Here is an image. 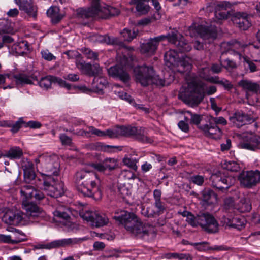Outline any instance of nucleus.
Wrapping results in <instances>:
<instances>
[{"mask_svg": "<svg viewBox=\"0 0 260 260\" xmlns=\"http://www.w3.org/2000/svg\"><path fill=\"white\" fill-rule=\"evenodd\" d=\"M167 40L170 43L176 45L181 52L190 51L191 45L180 35L167 34L150 38L147 42L142 43L140 46V51L143 54L153 55L156 51L160 42Z\"/></svg>", "mask_w": 260, "mask_h": 260, "instance_id": "nucleus-1", "label": "nucleus"}, {"mask_svg": "<svg viewBox=\"0 0 260 260\" xmlns=\"http://www.w3.org/2000/svg\"><path fill=\"white\" fill-rule=\"evenodd\" d=\"M113 219L123 225L125 229L139 238L148 236L153 231V228L148 224H143L133 213L121 211L120 214L113 216Z\"/></svg>", "mask_w": 260, "mask_h": 260, "instance_id": "nucleus-2", "label": "nucleus"}, {"mask_svg": "<svg viewBox=\"0 0 260 260\" xmlns=\"http://www.w3.org/2000/svg\"><path fill=\"white\" fill-rule=\"evenodd\" d=\"M20 193L24 196L22 200V206L26 211V215L29 219L44 217L45 212L41 208L33 203L34 199L35 201H38L43 200L45 198L43 193L30 185L22 186Z\"/></svg>", "mask_w": 260, "mask_h": 260, "instance_id": "nucleus-3", "label": "nucleus"}, {"mask_svg": "<svg viewBox=\"0 0 260 260\" xmlns=\"http://www.w3.org/2000/svg\"><path fill=\"white\" fill-rule=\"evenodd\" d=\"M134 73L136 82L140 83L143 86H147L150 84L161 86L168 85V83H166L164 79L160 78L155 74L153 67L151 66H138L134 68Z\"/></svg>", "mask_w": 260, "mask_h": 260, "instance_id": "nucleus-4", "label": "nucleus"}, {"mask_svg": "<svg viewBox=\"0 0 260 260\" xmlns=\"http://www.w3.org/2000/svg\"><path fill=\"white\" fill-rule=\"evenodd\" d=\"M119 13V10L116 8L110 6L102 7L99 1L97 5L92 4L87 9H80L77 12V15L81 18L107 19L109 17L117 16Z\"/></svg>", "mask_w": 260, "mask_h": 260, "instance_id": "nucleus-5", "label": "nucleus"}, {"mask_svg": "<svg viewBox=\"0 0 260 260\" xmlns=\"http://www.w3.org/2000/svg\"><path fill=\"white\" fill-rule=\"evenodd\" d=\"M177 51L183 52L179 50L178 48L176 50L170 49L166 52L164 55L166 64L169 68L177 67V72L182 74L189 71L191 67V58L186 55L180 57Z\"/></svg>", "mask_w": 260, "mask_h": 260, "instance_id": "nucleus-6", "label": "nucleus"}, {"mask_svg": "<svg viewBox=\"0 0 260 260\" xmlns=\"http://www.w3.org/2000/svg\"><path fill=\"white\" fill-rule=\"evenodd\" d=\"M37 167L40 164L42 171V176L47 177L58 176L60 172V163L59 159L56 155H49L43 154L35 159Z\"/></svg>", "mask_w": 260, "mask_h": 260, "instance_id": "nucleus-7", "label": "nucleus"}, {"mask_svg": "<svg viewBox=\"0 0 260 260\" xmlns=\"http://www.w3.org/2000/svg\"><path fill=\"white\" fill-rule=\"evenodd\" d=\"M200 226L208 233H215L219 230V224L216 219L207 212H200L196 216L192 227Z\"/></svg>", "mask_w": 260, "mask_h": 260, "instance_id": "nucleus-8", "label": "nucleus"}, {"mask_svg": "<svg viewBox=\"0 0 260 260\" xmlns=\"http://www.w3.org/2000/svg\"><path fill=\"white\" fill-rule=\"evenodd\" d=\"M78 180L76 182V188L83 196L92 197L95 199L102 198V192L100 187V181L85 180L81 182Z\"/></svg>", "mask_w": 260, "mask_h": 260, "instance_id": "nucleus-9", "label": "nucleus"}, {"mask_svg": "<svg viewBox=\"0 0 260 260\" xmlns=\"http://www.w3.org/2000/svg\"><path fill=\"white\" fill-rule=\"evenodd\" d=\"M183 99L192 106H197L203 100L204 92L202 87L196 84H189L187 89L182 94Z\"/></svg>", "mask_w": 260, "mask_h": 260, "instance_id": "nucleus-10", "label": "nucleus"}, {"mask_svg": "<svg viewBox=\"0 0 260 260\" xmlns=\"http://www.w3.org/2000/svg\"><path fill=\"white\" fill-rule=\"evenodd\" d=\"M121 136H133L143 143H152L153 140L145 135V128L142 127L120 126Z\"/></svg>", "mask_w": 260, "mask_h": 260, "instance_id": "nucleus-11", "label": "nucleus"}, {"mask_svg": "<svg viewBox=\"0 0 260 260\" xmlns=\"http://www.w3.org/2000/svg\"><path fill=\"white\" fill-rule=\"evenodd\" d=\"M43 186V189L50 197L57 198L64 193V183L61 180H50V182L45 180Z\"/></svg>", "mask_w": 260, "mask_h": 260, "instance_id": "nucleus-12", "label": "nucleus"}, {"mask_svg": "<svg viewBox=\"0 0 260 260\" xmlns=\"http://www.w3.org/2000/svg\"><path fill=\"white\" fill-rule=\"evenodd\" d=\"M75 64L81 73L89 76H95L102 72V68L99 64L96 63L92 65L86 62L81 57L76 58Z\"/></svg>", "mask_w": 260, "mask_h": 260, "instance_id": "nucleus-13", "label": "nucleus"}, {"mask_svg": "<svg viewBox=\"0 0 260 260\" xmlns=\"http://www.w3.org/2000/svg\"><path fill=\"white\" fill-rule=\"evenodd\" d=\"M83 219L90 222L92 226L101 227L106 225L109 219L107 216L98 212L86 211L83 214H80Z\"/></svg>", "mask_w": 260, "mask_h": 260, "instance_id": "nucleus-14", "label": "nucleus"}, {"mask_svg": "<svg viewBox=\"0 0 260 260\" xmlns=\"http://www.w3.org/2000/svg\"><path fill=\"white\" fill-rule=\"evenodd\" d=\"M240 148L251 151L260 150V136L252 134H246L243 136L239 144Z\"/></svg>", "mask_w": 260, "mask_h": 260, "instance_id": "nucleus-15", "label": "nucleus"}, {"mask_svg": "<svg viewBox=\"0 0 260 260\" xmlns=\"http://www.w3.org/2000/svg\"><path fill=\"white\" fill-rule=\"evenodd\" d=\"M229 120L234 126L240 128L243 125L254 122V118L242 111H237L229 117Z\"/></svg>", "mask_w": 260, "mask_h": 260, "instance_id": "nucleus-16", "label": "nucleus"}, {"mask_svg": "<svg viewBox=\"0 0 260 260\" xmlns=\"http://www.w3.org/2000/svg\"><path fill=\"white\" fill-rule=\"evenodd\" d=\"M232 21L241 30H247L251 26L250 18L245 13H235L232 17Z\"/></svg>", "mask_w": 260, "mask_h": 260, "instance_id": "nucleus-17", "label": "nucleus"}, {"mask_svg": "<svg viewBox=\"0 0 260 260\" xmlns=\"http://www.w3.org/2000/svg\"><path fill=\"white\" fill-rule=\"evenodd\" d=\"M245 220L243 218L238 217L230 218L224 216L222 218L221 223L226 229H234L241 231L245 225Z\"/></svg>", "mask_w": 260, "mask_h": 260, "instance_id": "nucleus-18", "label": "nucleus"}, {"mask_svg": "<svg viewBox=\"0 0 260 260\" xmlns=\"http://www.w3.org/2000/svg\"><path fill=\"white\" fill-rule=\"evenodd\" d=\"M209 123L200 126V128L204 132L205 135L213 139H219L222 134L221 128L217 125H215L210 122Z\"/></svg>", "mask_w": 260, "mask_h": 260, "instance_id": "nucleus-19", "label": "nucleus"}, {"mask_svg": "<svg viewBox=\"0 0 260 260\" xmlns=\"http://www.w3.org/2000/svg\"><path fill=\"white\" fill-rule=\"evenodd\" d=\"M22 216L20 212L10 209L5 212L2 218L4 223L9 225H17L22 221Z\"/></svg>", "mask_w": 260, "mask_h": 260, "instance_id": "nucleus-20", "label": "nucleus"}, {"mask_svg": "<svg viewBox=\"0 0 260 260\" xmlns=\"http://www.w3.org/2000/svg\"><path fill=\"white\" fill-rule=\"evenodd\" d=\"M108 72L110 76L118 78L124 82H127L130 78L129 74L124 70V67L120 65L111 67L108 69Z\"/></svg>", "mask_w": 260, "mask_h": 260, "instance_id": "nucleus-21", "label": "nucleus"}, {"mask_svg": "<svg viewBox=\"0 0 260 260\" xmlns=\"http://www.w3.org/2000/svg\"><path fill=\"white\" fill-rule=\"evenodd\" d=\"M197 30L200 37L204 40L211 39L213 40L217 37V28L214 26H205L199 25Z\"/></svg>", "mask_w": 260, "mask_h": 260, "instance_id": "nucleus-22", "label": "nucleus"}, {"mask_svg": "<svg viewBox=\"0 0 260 260\" xmlns=\"http://www.w3.org/2000/svg\"><path fill=\"white\" fill-rule=\"evenodd\" d=\"M78 240L76 238H68L57 240L52 241L50 243L41 246V248L53 249L57 248L60 247H66L72 245L77 243Z\"/></svg>", "mask_w": 260, "mask_h": 260, "instance_id": "nucleus-23", "label": "nucleus"}, {"mask_svg": "<svg viewBox=\"0 0 260 260\" xmlns=\"http://www.w3.org/2000/svg\"><path fill=\"white\" fill-rule=\"evenodd\" d=\"M229 5L225 2L220 3L215 6V21L220 23V21L228 19L230 13L227 10Z\"/></svg>", "mask_w": 260, "mask_h": 260, "instance_id": "nucleus-24", "label": "nucleus"}, {"mask_svg": "<svg viewBox=\"0 0 260 260\" xmlns=\"http://www.w3.org/2000/svg\"><path fill=\"white\" fill-rule=\"evenodd\" d=\"M91 132L94 133V135L99 137L108 136L110 138H115L121 136L120 126H116L106 131H101L96 128H91Z\"/></svg>", "mask_w": 260, "mask_h": 260, "instance_id": "nucleus-25", "label": "nucleus"}, {"mask_svg": "<svg viewBox=\"0 0 260 260\" xmlns=\"http://www.w3.org/2000/svg\"><path fill=\"white\" fill-rule=\"evenodd\" d=\"M22 167L23 169L24 179H35L37 177L33 163L27 158L22 160Z\"/></svg>", "mask_w": 260, "mask_h": 260, "instance_id": "nucleus-26", "label": "nucleus"}, {"mask_svg": "<svg viewBox=\"0 0 260 260\" xmlns=\"http://www.w3.org/2000/svg\"><path fill=\"white\" fill-rule=\"evenodd\" d=\"M1 157H6L11 160L19 159L23 155L22 149L18 146H13L9 150L5 151L2 154H0Z\"/></svg>", "mask_w": 260, "mask_h": 260, "instance_id": "nucleus-27", "label": "nucleus"}, {"mask_svg": "<svg viewBox=\"0 0 260 260\" xmlns=\"http://www.w3.org/2000/svg\"><path fill=\"white\" fill-rule=\"evenodd\" d=\"M238 85L247 93L252 92L258 94L260 92V86L257 83L249 80H242L238 82Z\"/></svg>", "mask_w": 260, "mask_h": 260, "instance_id": "nucleus-28", "label": "nucleus"}, {"mask_svg": "<svg viewBox=\"0 0 260 260\" xmlns=\"http://www.w3.org/2000/svg\"><path fill=\"white\" fill-rule=\"evenodd\" d=\"M20 10L24 11L35 18L37 17V8L34 6L32 0H22Z\"/></svg>", "mask_w": 260, "mask_h": 260, "instance_id": "nucleus-29", "label": "nucleus"}, {"mask_svg": "<svg viewBox=\"0 0 260 260\" xmlns=\"http://www.w3.org/2000/svg\"><path fill=\"white\" fill-rule=\"evenodd\" d=\"M60 9L58 7L51 6L47 11V15L51 18L53 23H58L63 17V15L59 13Z\"/></svg>", "mask_w": 260, "mask_h": 260, "instance_id": "nucleus-30", "label": "nucleus"}, {"mask_svg": "<svg viewBox=\"0 0 260 260\" xmlns=\"http://www.w3.org/2000/svg\"><path fill=\"white\" fill-rule=\"evenodd\" d=\"M148 0H131L130 4L135 5L137 11L141 14H146L149 11Z\"/></svg>", "mask_w": 260, "mask_h": 260, "instance_id": "nucleus-31", "label": "nucleus"}, {"mask_svg": "<svg viewBox=\"0 0 260 260\" xmlns=\"http://www.w3.org/2000/svg\"><path fill=\"white\" fill-rule=\"evenodd\" d=\"M13 77L18 86H22L24 84H31L32 83L31 78L25 73H17L13 75Z\"/></svg>", "mask_w": 260, "mask_h": 260, "instance_id": "nucleus-32", "label": "nucleus"}, {"mask_svg": "<svg viewBox=\"0 0 260 260\" xmlns=\"http://www.w3.org/2000/svg\"><path fill=\"white\" fill-rule=\"evenodd\" d=\"M108 84L107 80L104 78L94 79L92 84L93 90L96 92L102 91Z\"/></svg>", "mask_w": 260, "mask_h": 260, "instance_id": "nucleus-33", "label": "nucleus"}, {"mask_svg": "<svg viewBox=\"0 0 260 260\" xmlns=\"http://www.w3.org/2000/svg\"><path fill=\"white\" fill-rule=\"evenodd\" d=\"M212 185L222 192H224L232 185L231 182H229L228 180H213Z\"/></svg>", "mask_w": 260, "mask_h": 260, "instance_id": "nucleus-34", "label": "nucleus"}, {"mask_svg": "<svg viewBox=\"0 0 260 260\" xmlns=\"http://www.w3.org/2000/svg\"><path fill=\"white\" fill-rule=\"evenodd\" d=\"M57 77L52 76H47L41 78L39 84L40 86L45 89H48L51 87L53 83H56Z\"/></svg>", "mask_w": 260, "mask_h": 260, "instance_id": "nucleus-35", "label": "nucleus"}, {"mask_svg": "<svg viewBox=\"0 0 260 260\" xmlns=\"http://www.w3.org/2000/svg\"><path fill=\"white\" fill-rule=\"evenodd\" d=\"M91 39L94 42L106 43L107 44H115L117 43V38H111L108 36H102L98 34L93 35Z\"/></svg>", "mask_w": 260, "mask_h": 260, "instance_id": "nucleus-36", "label": "nucleus"}, {"mask_svg": "<svg viewBox=\"0 0 260 260\" xmlns=\"http://www.w3.org/2000/svg\"><path fill=\"white\" fill-rule=\"evenodd\" d=\"M238 179H260V171L258 170L242 171Z\"/></svg>", "mask_w": 260, "mask_h": 260, "instance_id": "nucleus-37", "label": "nucleus"}, {"mask_svg": "<svg viewBox=\"0 0 260 260\" xmlns=\"http://www.w3.org/2000/svg\"><path fill=\"white\" fill-rule=\"evenodd\" d=\"M14 230L11 231L13 232V238L12 239V244H17L21 242L25 241L27 240L26 236L22 231L16 229L12 228Z\"/></svg>", "mask_w": 260, "mask_h": 260, "instance_id": "nucleus-38", "label": "nucleus"}, {"mask_svg": "<svg viewBox=\"0 0 260 260\" xmlns=\"http://www.w3.org/2000/svg\"><path fill=\"white\" fill-rule=\"evenodd\" d=\"M237 210L242 213L249 212L251 209V205L248 199L242 198L240 201Z\"/></svg>", "mask_w": 260, "mask_h": 260, "instance_id": "nucleus-39", "label": "nucleus"}, {"mask_svg": "<svg viewBox=\"0 0 260 260\" xmlns=\"http://www.w3.org/2000/svg\"><path fill=\"white\" fill-rule=\"evenodd\" d=\"M217 195L212 190L205 191L203 193V201L208 204L217 201Z\"/></svg>", "mask_w": 260, "mask_h": 260, "instance_id": "nucleus-40", "label": "nucleus"}, {"mask_svg": "<svg viewBox=\"0 0 260 260\" xmlns=\"http://www.w3.org/2000/svg\"><path fill=\"white\" fill-rule=\"evenodd\" d=\"M137 34V30H135L134 29L131 30L127 28H124L121 32L124 40L128 42H130L135 38Z\"/></svg>", "mask_w": 260, "mask_h": 260, "instance_id": "nucleus-41", "label": "nucleus"}, {"mask_svg": "<svg viewBox=\"0 0 260 260\" xmlns=\"http://www.w3.org/2000/svg\"><path fill=\"white\" fill-rule=\"evenodd\" d=\"M223 45H226L229 46V50L237 49L239 51L242 50L244 48L247 46L246 44L242 43L236 40L229 41L226 43H224Z\"/></svg>", "mask_w": 260, "mask_h": 260, "instance_id": "nucleus-42", "label": "nucleus"}, {"mask_svg": "<svg viewBox=\"0 0 260 260\" xmlns=\"http://www.w3.org/2000/svg\"><path fill=\"white\" fill-rule=\"evenodd\" d=\"M117 95L121 99L125 100L126 101L129 102L130 104H132L135 107L139 109H143L144 110H146V108H143L142 105H137L135 102L134 100L132 98V96L128 94L127 93L123 91L118 92Z\"/></svg>", "mask_w": 260, "mask_h": 260, "instance_id": "nucleus-43", "label": "nucleus"}, {"mask_svg": "<svg viewBox=\"0 0 260 260\" xmlns=\"http://www.w3.org/2000/svg\"><path fill=\"white\" fill-rule=\"evenodd\" d=\"M76 179H83L84 178H98L96 174L93 171H90L86 170H81L77 172Z\"/></svg>", "mask_w": 260, "mask_h": 260, "instance_id": "nucleus-44", "label": "nucleus"}, {"mask_svg": "<svg viewBox=\"0 0 260 260\" xmlns=\"http://www.w3.org/2000/svg\"><path fill=\"white\" fill-rule=\"evenodd\" d=\"M81 51L89 59L92 60H96L98 59L99 54L97 52L93 51L89 48H83L81 49Z\"/></svg>", "mask_w": 260, "mask_h": 260, "instance_id": "nucleus-45", "label": "nucleus"}, {"mask_svg": "<svg viewBox=\"0 0 260 260\" xmlns=\"http://www.w3.org/2000/svg\"><path fill=\"white\" fill-rule=\"evenodd\" d=\"M138 161V160L128 157H124L122 160V162L124 165L128 167L129 168L135 171L138 169V166H137Z\"/></svg>", "mask_w": 260, "mask_h": 260, "instance_id": "nucleus-46", "label": "nucleus"}, {"mask_svg": "<svg viewBox=\"0 0 260 260\" xmlns=\"http://www.w3.org/2000/svg\"><path fill=\"white\" fill-rule=\"evenodd\" d=\"M223 208V210L225 211H230V210H232L235 208L237 209V207H235L233 198L231 197L225 198L224 201Z\"/></svg>", "mask_w": 260, "mask_h": 260, "instance_id": "nucleus-47", "label": "nucleus"}, {"mask_svg": "<svg viewBox=\"0 0 260 260\" xmlns=\"http://www.w3.org/2000/svg\"><path fill=\"white\" fill-rule=\"evenodd\" d=\"M223 169L231 172L237 171L239 168V165L235 161H225L222 164Z\"/></svg>", "mask_w": 260, "mask_h": 260, "instance_id": "nucleus-48", "label": "nucleus"}, {"mask_svg": "<svg viewBox=\"0 0 260 260\" xmlns=\"http://www.w3.org/2000/svg\"><path fill=\"white\" fill-rule=\"evenodd\" d=\"M53 215L54 217L58 218V221L60 222H61V220L67 221L70 218V216L67 212L59 210H56L54 211Z\"/></svg>", "mask_w": 260, "mask_h": 260, "instance_id": "nucleus-49", "label": "nucleus"}, {"mask_svg": "<svg viewBox=\"0 0 260 260\" xmlns=\"http://www.w3.org/2000/svg\"><path fill=\"white\" fill-rule=\"evenodd\" d=\"M222 67L226 69L228 71H231L237 67V64L234 61L229 59H225L220 62Z\"/></svg>", "mask_w": 260, "mask_h": 260, "instance_id": "nucleus-50", "label": "nucleus"}, {"mask_svg": "<svg viewBox=\"0 0 260 260\" xmlns=\"http://www.w3.org/2000/svg\"><path fill=\"white\" fill-rule=\"evenodd\" d=\"M209 121L211 122L215 125L221 124L222 125H225L227 124L226 120L223 117H213L210 116L209 118Z\"/></svg>", "mask_w": 260, "mask_h": 260, "instance_id": "nucleus-51", "label": "nucleus"}, {"mask_svg": "<svg viewBox=\"0 0 260 260\" xmlns=\"http://www.w3.org/2000/svg\"><path fill=\"white\" fill-rule=\"evenodd\" d=\"M240 184L244 188H251L255 186L260 180H240Z\"/></svg>", "mask_w": 260, "mask_h": 260, "instance_id": "nucleus-52", "label": "nucleus"}, {"mask_svg": "<svg viewBox=\"0 0 260 260\" xmlns=\"http://www.w3.org/2000/svg\"><path fill=\"white\" fill-rule=\"evenodd\" d=\"M103 164H105L106 169L109 170H114L117 166L116 160L112 158H106L104 160Z\"/></svg>", "mask_w": 260, "mask_h": 260, "instance_id": "nucleus-53", "label": "nucleus"}, {"mask_svg": "<svg viewBox=\"0 0 260 260\" xmlns=\"http://www.w3.org/2000/svg\"><path fill=\"white\" fill-rule=\"evenodd\" d=\"M180 214L182 216L186 217V221L188 223V224L192 226L196 219V216H194L191 212L187 211H184L182 212H181Z\"/></svg>", "mask_w": 260, "mask_h": 260, "instance_id": "nucleus-54", "label": "nucleus"}, {"mask_svg": "<svg viewBox=\"0 0 260 260\" xmlns=\"http://www.w3.org/2000/svg\"><path fill=\"white\" fill-rule=\"evenodd\" d=\"M24 124V122L22 120V118H19L18 121H17L15 123L12 125H8L9 127H11V132L13 133H17L19 129L21 127L22 125Z\"/></svg>", "mask_w": 260, "mask_h": 260, "instance_id": "nucleus-55", "label": "nucleus"}, {"mask_svg": "<svg viewBox=\"0 0 260 260\" xmlns=\"http://www.w3.org/2000/svg\"><path fill=\"white\" fill-rule=\"evenodd\" d=\"M244 61L247 64V67L249 69L250 72H254L258 70L256 64L249 58L244 57Z\"/></svg>", "mask_w": 260, "mask_h": 260, "instance_id": "nucleus-56", "label": "nucleus"}, {"mask_svg": "<svg viewBox=\"0 0 260 260\" xmlns=\"http://www.w3.org/2000/svg\"><path fill=\"white\" fill-rule=\"evenodd\" d=\"M186 113L190 116L191 122L195 125H199L202 120L201 115L197 114H193L190 111H187Z\"/></svg>", "mask_w": 260, "mask_h": 260, "instance_id": "nucleus-57", "label": "nucleus"}, {"mask_svg": "<svg viewBox=\"0 0 260 260\" xmlns=\"http://www.w3.org/2000/svg\"><path fill=\"white\" fill-rule=\"evenodd\" d=\"M141 214L147 217H154L156 215V213L150 208L142 207L141 210Z\"/></svg>", "mask_w": 260, "mask_h": 260, "instance_id": "nucleus-58", "label": "nucleus"}, {"mask_svg": "<svg viewBox=\"0 0 260 260\" xmlns=\"http://www.w3.org/2000/svg\"><path fill=\"white\" fill-rule=\"evenodd\" d=\"M154 206L157 209L156 213L158 215L162 214L166 209L164 204L161 201V200L155 201Z\"/></svg>", "mask_w": 260, "mask_h": 260, "instance_id": "nucleus-59", "label": "nucleus"}, {"mask_svg": "<svg viewBox=\"0 0 260 260\" xmlns=\"http://www.w3.org/2000/svg\"><path fill=\"white\" fill-rule=\"evenodd\" d=\"M60 140L63 145H71L72 144V139L64 134H62L59 136Z\"/></svg>", "mask_w": 260, "mask_h": 260, "instance_id": "nucleus-60", "label": "nucleus"}, {"mask_svg": "<svg viewBox=\"0 0 260 260\" xmlns=\"http://www.w3.org/2000/svg\"><path fill=\"white\" fill-rule=\"evenodd\" d=\"M201 77L212 83L218 84L220 81L219 78L217 76L209 77L208 75L201 74Z\"/></svg>", "mask_w": 260, "mask_h": 260, "instance_id": "nucleus-61", "label": "nucleus"}, {"mask_svg": "<svg viewBox=\"0 0 260 260\" xmlns=\"http://www.w3.org/2000/svg\"><path fill=\"white\" fill-rule=\"evenodd\" d=\"M41 53L42 57L45 60L51 61L55 59V57L48 50H42Z\"/></svg>", "mask_w": 260, "mask_h": 260, "instance_id": "nucleus-62", "label": "nucleus"}, {"mask_svg": "<svg viewBox=\"0 0 260 260\" xmlns=\"http://www.w3.org/2000/svg\"><path fill=\"white\" fill-rule=\"evenodd\" d=\"M91 128H95L93 126H89L88 127V130L85 131L83 129H80L79 131L76 132V135L79 136H86L88 137L90 136V134L94 135V133H93L91 131Z\"/></svg>", "mask_w": 260, "mask_h": 260, "instance_id": "nucleus-63", "label": "nucleus"}, {"mask_svg": "<svg viewBox=\"0 0 260 260\" xmlns=\"http://www.w3.org/2000/svg\"><path fill=\"white\" fill-rule=\"evenodd\" d=\"M176 259L179 260H192V257L189 253H177Z\"/></svg>", "mask_w": 260, "mask_h": 260, "instance_id": "nucleus-64", "label": "nucleus"}]
</instances>
